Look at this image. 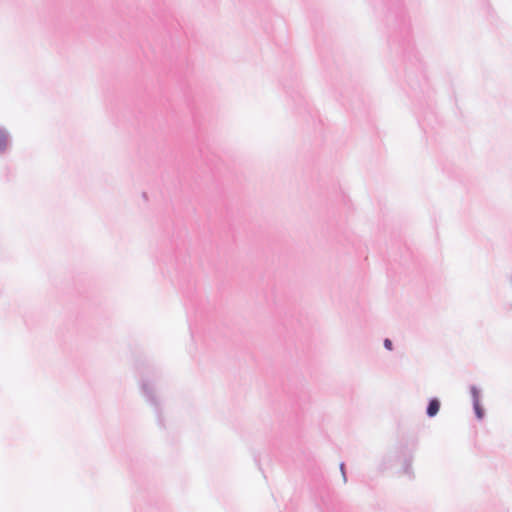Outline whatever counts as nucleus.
I'll return each instance as SVG.
<instances>
[{
	"label": "nucleus",
	"instance_id": "nucleus-1",
	"mask_svg": "<svg viewBox=\"0 0 512 512\" xmlns=\"http://www.w3.org/2000/svg\"><path fill=\"white\" fill-rule=\"evenodd\" d=\"M470 393H471V398H472L474 414H475L477 420L481 421L485 417V409L481 402V398H482L481 391L476 386H472L470 388Z\"/></svg>",
	"mask_w": 512,
	"mask_h": 512
},
{
	"label": "nucleus",
	"instance_id": "nucleus-2",
	"mask_svg": "<svg viewBox=\"0 0 512 512\" xmlns=\"http://www.w3.org/2000/svg\"><path fill=\"white\" fill-rule=\"evenodd\" d=\"M440 403L438 400L433 399L430 401L428 408H427V414L430 417L435 416L439 411Z\"/></svg>",
	"mask_w": 512,
	"mask_h": 512
},
{
	"label": "nucleus",
	"instance_id": "nucleus-3",
	"mask_svg": "<svg viewBox=\"0 0 512 512\" xmlns=\"http://www.w3.org/2000/svg\"><path fill=\"white\" fill-rule=\"evenodd\" d=\"M8 140L4 132L0 131V151L4 150L7 146Z\"/></svg>",
	"mask_w": 512,
	"mask_h": 512
},
{
	"label": "nucleus",
	"instance_id": "nucleus-4",
	"mask_svg": "<svg viewBox=\"0 0 512 512\" xmlns=\"http://www.w3.org/2000/svg\"><path fill=\"white\" fill-rule=\"evenodd\" d=\"M384 346H385V348H387L388 350H392V342H391V340H389V339H385V341H384Z\"/></svg>",
	"mask_w": 512,
	"mask_h": 512
},
{
	"label": "nucleus",
	"instance_id": "nucleus-5",
	"mask_svg": "<svg viewBox=\"0 0 512 512\" xmlns=\"http://www.w3.org/2000/svg\"><path fill=\"white\" fill-rule=\"evenodd\" d=\"M509 284H510V286L512 288V275L509 277Z\"/></svg>",
	"mask_w": 512,
	"mask_h": 512
}]
</instances>
